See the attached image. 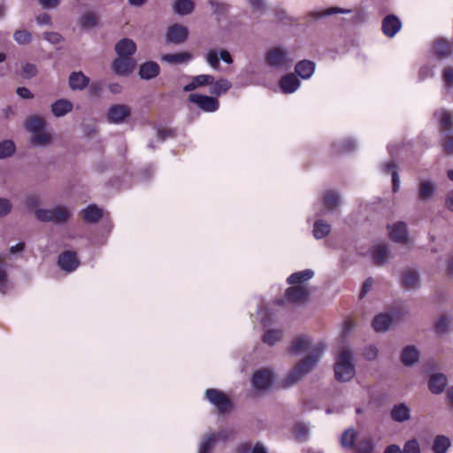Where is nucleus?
<instances>
[{
    "mask_svg": "<svg viewBox=\"0 0 453 453\" xmlns=\"http://www.w3.org/2000/svg\"><path fill=\"white\" fill-rule=\"evenodd\" d=\"M326 349V345L322 342L311 349V353L305 358L302 359L286 377L283 387L288 388L295 385L307 373L312 371L322 357Z\"/></svg>",
    "mask_w": 453,
    "mask_h": 453,
    "instance_id": "nucleus-1",
    "label": "nucleus"
},
{
    "mask_svg": "<svg viewBox=\"0 0 453 453\" xmlns=\"http://www.w3.org/2000/svg\"><path fill=\"white\" fill-rule=\"evenodd\" d=\"M355 373L352 351L349 348H342L334 365L335 379L341 382H347L355 376Z\"/></svg>",
    "mask_w": 453,
    "mask_h": 453,
    "instance_id": "nucleus-2",
    "label": "nucleus"
},
{
    "mask_svg": "<svg viewBox=\"0 0 453 453\" xmlns=\"http://www.w3.org/2000/svg\"><path fill=\"white\" fill-rule=\"evenodd\" d=\"M35 216L41 222H51L56 225H62L67 222L72 213L67 207L58 205L51 209H37L35 211Z\"/></svg>",
    "mask_w": 453,
    "mask_h": 453,
    "instance_id": "nucleus-3",
    "label": "nucleus"
},
{
    "mask_svg": "<svg viewBox=\"0 0 453 453\" xmlns=\"http://www.w3.org/2000/svg\"><path fill=\"white\" fill-rule=\"evenodd\" d=\"M292 62L288 52L282 47H274L265 55V63L272 68H288Z\"/></svg>",
    "mask_w": 453,
    "mask_h": 453,
    "instance_id": "nucleus-4",
    "label": "nucleus"
},
{
    "mask_svg": "<svg viewBox=\"0 0 453 453\" xmlns=\"http://www.w3.org/2000/svg\"><path fill=\"white\" fill-rule=\"evenodd\" d=\"M204 395L219 414H225L233 408L231 400L220 390L210 388L205 391Z\"/></svg>",
    "mask_w": 453,
    "mask_h": 453,
    "instance_id": "nucleus-5",
    "label": "nucleus"
},
{
    "mask_svg": "<svg viewBox=\"0 0 453 453\" xmlns=\"http://www.w3.org/2000/svg\"><path fill=\"white\" fill-rule=\"evenodd\" d=\"M232 435L230 430H220L218 433L204 436L200 442L198 453H209L217 441H226Z\"/></svg>",
    "mask_w": 453,
    "mask_h": 453,
    "instance_id": "nucleus-6",
    "label": "nucleus"
},
{
    "mask_svg": "<svg viewBox=\"0 0 453 453\" xmlns=\"http://www.w3.org/2000/svg\"><path fill=\"white\" fill-rule=\"evenodd\" d=\"M310 296V291L307 287L303 285L292 286L287 288L285 297L287 301L294 304L305 303Z\"/></svg>",
    "mask_w": 453,
    "mask_h": 453,
    "instance_id": "nucleus-7",
    "label": "nucleus"
},
{
    "mask_svg": "<svg viewBox=\"0 0 453 453\" xmlns=\"http://www.w3.org/2000/svg\"><path fill=\"white\" fill-rule=\"evenodd\" d=\"M188 101L196 104L203 111L213 112L219 109V101L212 96L190 94L188 96Z\"/></svg>",
    "mask_w": 453,
    "mask_h": 453,
    "instance_id": "nucleus-8",
    "label": "nucleus"
},
{
    "mask_svg": "<svg viewBox=\"0 0 453 453\" xmlns=\"http://www.w3.org/2000/svg\"><path fill=\"white\" fill-rule=\"evenodd\" d=\"M273 380V372L267 369H262L254 372L251 382L255 389L265 391L272 386Z\"/></svg>",
    "mask_w": 453,
    "mask_h": 453,
    "instance_id": "nucleus-9",
    "label": "nucleus"
},
{
    "mask_svg": "<svg viewBox=\"0 0 453 453\" xmlns=\"http://www.w3.org/2000/svg\"><path fill=\"white\" fill-rule=\"evenodd\" d=\"M130 113L131 111L127 105L114 104L109 108L106 117L109 123L120 124L129 117Z\"/></svg>",
    "mask_w": 453,
    "mask_h": 453,
    "instance_id": "nucleus-10",
    "label": "nucleus"
},
{
    "mask_svg": "<svg viewBox=\"0 0 453 453\" xmlns=\"http://www.w3.org/2000/svg\"><path fill=\"white\" fill-rule=\"evenodd\" d=\"M188 35V30L185 26L174 24L167 29L166 41L173 44H181L187 40Z\"/></svg>",
    "mask_w": 453,
    "mask_h": 453,
    "instance_id": "nucleus-11",
    "label": "nucleus"
},
{
    "mask_svg": "<svg viewBox=\"0 0 453 453\" xmlns=\"http://www.w3.org/2000/svg\"><path fill=\"white\" fill-rule=\"evenodd\" d=\"M134 65L132 58L119 57L112 62L111 69L119 76H127L134 70Z\"/></svg>",
    "mask_w": 453,
    "mask_h": 453,
    "instance_id": "nucleus-12",
    "label": "nucleus"
},
{
    "mask_svg": "<svg viewBox=\"0 0 453 453\" xmlns=\"http://www.w3.org/2000/svg\"><path fill=\"white\" fill-rule=\"evenodd\" d=\"M350 9H344L337 6L326 8L325 10H315L307 13L306 18L309 20H319L320 19L335 15V14H348L350 13Z\"/></svg>",
    "mask_w": 453,
    "mask_h": 453,
    "instance_id": "nucleus-13",
    "label": "nucleus"
},
{
    "mask_svg": "<svg viewBox=\"0 0 453 453\" xmlns=\"http://www.w3.org/2000/svg\"><path fill=\"white\" fill-rule=\"evenodd\" d=\"M390 417L398 423L409 421L411 418V408L405 403L395 404L390 411Z\"/></svg>",
    "mask_w": 453,
    "mask_h": 453,
    "instance_id": "nucleus-14",
    "label": "nucleus"
},
{
    "mask_svg": "<svg viewBox=\"0 0 453 453\" xmlns=\"http://www.w3.org/2000/svg\"><path fill=\"white\" fill-rule=\"evenodd\" d=\"M402 285L409 290L418 288L420 286V277L418 271L412 268L404 270L402 274Z\"/></svg>",
    "mask_w": 453,
    "mask_h": 453,
    "instance_id": "nucleus-15",
    "label": "nucleus"
},
{
    "mask_svg": "<svg viewBox=\"0 0 453 453\" xmlns=\"http://www.w3.org/2000/svg\"><path fill=\"white\" fill-rule=\"evenodd\" d=\"M401 27L402 22L395 15L389 14L382 20V31L388 37H394Z\"/></svg>",
    "mask_w": 453,
    "mask_h": 453,
    "instance_id": "nucleus-16",
    "label": "nucleus"
},
{
    "mask_svg": "<svg viewBox=\"0 0 453 453\" xmlns=\"http://www.w3.org/2000/svg\"><path fill=\"white\" fill-rule=\"evenodd\" d=\"M115 51L119 57L131 58L136 51V44L129 38H123L116 43Z\"/></svg>",
    "mask_w": 453,
    "mask_h": 453,
    "instance_id": "nucleus-17",
    "label": "nucleus"
},
{
    "mask_svg": "<svg viewBox=\"0 0 453 453\" xmlns=\"http://www.w3.org/2000/svg\"><path fill=\"white\" fill-rule=\"evenodd\" d=\"M58 265L66 272H73L75 270L79 265L75 252L65 251L60 254L58 257Z\"/></svg>",
    "mask_w": 453,
    "mask_h": 453,
    "instance_id": "nucleus-18",
    "label": "nucleus"
},
{
    "mask_svg": "<svg viewBox=\"0 0 453 453\" xmlns=\"http://www.w3.org/2000/svg\"><path fill=\"white\" fill-rule=\"evenodd\" d=\"M448 385V378L445 374L438 372L430 377L428 388L433 394H441Z\"/></svg>",
    "mask_w": 453,
    "mask_h": 453,
    "instance_id": "nucleus-19",
    "label": "nucleus"
},
{
    "mask_svg": "<svg viewBox=\"0 0 453 453\" xmlns=\"http://www.w3.org/2000/svg\"><path fill=\"white\" fill-rule=\"evenodd\" d=\"M160 73V66L157 62L147 61L140 65L139 75L142 80L156 78Z\"/></svg>",
    "mask_w": 453,
    "mask_h": 453,
    "instance_id": "nucleus-20",
    "label": "nucleus"
},
{
    "mask_svg": "<svg viewBox=\"0 0 453 453\" xmlns=\"http://www.w3.org/2000/svg\"><path fill=\"white\" fill-rule=\"evenodd\" d=\"M418 349L412 345L406 346L401 353V361L405 366H412L419 360Z\"/></svg>",
    "mask_w": 453,
    "mask_h": 453,
    "instance_id": "nucleus-21",
    "label": "nucleus"
},
{
    "mask_svg": "<svg viewBox=\"0 0 453 453\" xmlns=\"http://www.w3.org/2000/svg\"><path fill=\"white\" fill-rule=\"evenodd\" d=\"M390 238L396 242H406L408 241V229L404 222L395 223L389 232Z\"/></svg>",
    "mask_w": 453,
    "mask_h": 453,
    "instance_id": "nucleus-22",
    "label": "nucleus"
},
{
    "mask_svg": "<svg viewBox=\"0 0 453 453\" xmlns=\"http://www.w3.org/2000/svg\"><path fill=\"white\" fill-rule=\"evenodd\" d=\"M436 185L429 180H421L418 189V198L426 202L433 197L435 193Z\"/></svg>",
    "mask_w": 453,
    "mask_h": 453,
    "instance_id": "nucleus-23",
    "label": "nucleus"
},
{
    "mask_svg": "<svg viewBox=\"0 0 453 453\" xmlns=\"http://www.w3.org/2000/svg\"><path fill=\"white\" fill-rule=\"evenodd\" d=\"M300 81L293 73H288L281 77L280 87L285 94L295 92L300 87Z\"/></svg>",
    "mask_w": 453,
    "mask_h": 453,
    "instance_id": "nucleus-24",
    "label": "nucleus"
},
{
    "mask_svg": "<svg viewBox=\"0 0 453 453\" xmlns=\"http://www.w3.org/2000/svg\"><path fill=\"white\" fill-rule=\"evenodd\" d=\"M322 201L325 210L334 211L340 206L341 197L338 192L327 190L323 194Z\"/></svg>",
    "mask_w": 453,
    "mask_h": 453,
    "instance_id": "nucleus-25",
    "label": "nucleus"
},
{
    "mask_svg": "<svg viewBox=\"0 0 453 453\" xmlns=\"http://www.w3.org/2000/svg\"><path fill=\"white\" fill-rule=\"evenodd\" d=\"M214 81V77L210 74H200L194 76L192 81L183 87L185 92H190L196 88L206 85H211Z\"/></svg>",
    "mask_w": 453,
    "mask_h": 453,
    "instance_id": "nucleus-26",
    "label": "nucleus"
},
{
    "mask_svg": "<svg viewBox=\"0 0 453 453\" xmlns=\"http://www.w3.org/2000/svg\"><path fill=\"white\" fill-rule=\"evenodd\" d=\"M89 83V78L81 72H73L69 76V87L72 90H82Z\"/></svg>",
    "mask_w": 453,
    "mask_h": 453,
    "instance_id": "nucleus-27",
    "label": "nucleus"
},
{
    "mask_svg": "<svg viewBox=\"0 0 453 453\" xmlns=\"http://www.w3.org/2000/svg\"><path fill=\"white\" fill-rule=\"evenodd\" d=\"M73 104L67 99H58L54 102L51 106L52 114L57 117H64L73 110Z\"/></svg>",
    "mask_w": 453,
    "mask_h": 453,
    "instance_id": "nucleus-28",
    "label": "nucleus"
},
{
    "mask_svg": "<svg viewBox=\"0 0 453 453\" xmlns=\"http://www.w3.org/2000/svg\"><path fill=\"white\" fill-rule=\"evenodd\" d=\"M372 259L376 265H385L389 257V249L386 244H377L372 248Z\"/></svg>",
    "mask_w": 453,
    "mask_h": 453,
    "instance_id": "nucleus-29",
    "label": "nucleus"
},
{
    "mask_svg": "<svg viewBox=\"0 0 453 453\" xmlns=\"http://www.w3.org/2000/svg\"><path fill=\"white\" fill-rule=\"evenodd\" d=\"M315 71V63L311 60L299 61L295 66L296 73L302 79H309Z\"/></svg>",
    "mask_w": 453,
    "mask_h": 453,
    "instance_id": "nucleus-30",
    "label": "nucleus"
},
{
    "mask_svg": "<svg viewBox=\"0 0 453 453\" xmlns=\"http://www.w3.org/2000/svg\"><path fill=\"white\" fill-rule=\"evenodd\" d=\"M212 14L216 16L217 20L226 18L230 11V5L219 0H209Z\"/></svg>",
    "mask_w": 453,
    "mask_h": 453,
    "instance_id": "nucleus-31",
    "label": "nucleus"
},
{
    "mask_svg": "<svg viewBox=\"0 0 453 453\" xmlns=\"http://www.w3.org/2000/svg\"><path fill=\"white\" fill-rule=\"evenodd\" d=\"M80 27L84 30H89L98 25V16L94 12H86L79 19Z\"/></svg>",
    "mask_w": 453,
    "mask_h": 453,
    "instance_id": "nucleus-32",
    "label": "nucleus"
},
{
    "mask_svg": "<svg viewBox=\"0 0 453 453\" xmlns=\"http://www.w3.org/2000/svg\"><path fill=\"white\" fill-rule=\"evenodd\" d=\"M393 322V318L389 314L380 313L377 315L372 321V327L376 332L387 331Z\"/></svg>",
    "mask_w": 453,
    "mask_h": 453,
    "instance_id": "nucleus-33",
    "label": "nucleus"
},
{
    "mask_svg": "<svg viewBox=\"0 0 453 453\" xmlns=\"http://www.w3.org/2000/svg\"><path fill=\"white\" fill-rule=\"evenodd\" d=\"M173 9L179 15H188L194 11L195 4L192 0H175Z\"/></svg>",
    "mask_w": 453,
    "mask_h": 453,
    "instance_id": "nucleus-34",
    "label": "nucleus"
},
{
    "mask_svg": "<svg viewBox=\"0 0 453 453\" xmlns=\"http://www.w3.org/2000/svg\"><path fill=\"white\" fill-rule=\"evenodd\" d=\"M82 218L88 223H96L102 218V210L96 205H88L82 211Z\"/></svg>",
    "mask_w": 453,
    "mask_h": 453,
    "instance_id": "nucleus-35",
    "label": "nucleus"
},
{
    "mask_svg": "<svg viewBox=\"0 0 453 453\" xmlns=\"http://www.w3.org/2000/svg\"><path fill=\"white\" fill-rule=\"evenodd\" d=\"M192 56L188 52H179L174 54H165L161 59L169 64H184L190 61Z\"/></svg>",
    "mask_w": 453,
    "mask_h": 453,
    "instance_id": "nucleus-36",
    "label": "nucleus"
},
{
    "mask_svg": "<svg viewBox=\"0 0 453 453\" xmlns=\"http://www.w3.org/2000/svg\"><path fill=\"white\" fill-rule=\"evenodd\" d=\"M314 275V273L312 270L306 269L302 272H297L295 273H292L287 280L288 283L290 285H296L303 283L309 280H311Z\"/></svg>",
    "mask_w": 453,
    "mask_h": 453,
    "instance_id": "nucleus-37",
    "label": "nucleus"
},
{
    "mask_svg": "<svg viewBox=\"0 0 453 453\" xmlns=\"http://www.w3.org/2000/svg\"><path fill=\"white\" fill-rule=\"evenodd\" d=\"M451 446V441L446 435H437L434 439L432 449L434 453H447Z\"/></svg>",
    "mask_w": 453,
    "mask_h": 453,
    "instance_id": "nucleus-38",
    "label": "nucleus"
},
{
    "mask_svg": "<svg viewBox=\"0 0 453 453\" xmlns=\"http://www.w3.org/2000/svg\"><path fill=\"white\" fill-rule=\"evenodd\" d=\"M26 128L33 134L44 130L45 121L37 116H33L26 120Z\"/></svg>",
    "mask_w": 453,
    "mask_h": 453,
    "instance_id": "nucleus-39",
    "label": "nucleus"
},
{
    "mask_svg": "<svg viewBox=\"0 0 453 453\" xmlns=\"http://www.w3.org/2000/svg\"><path fill=\"white\" fill-rule=\"evenodd\" d=\"M434 50L439 58H446L452 53L453 44L440 39L434 43Z\"/></svg>",
    "mask_w": 453,
    "mask_h": 453,
    "instance_id": "nucleus-40",
    "label": "nucleus"
},
{
    "mask_svg": "<svg viewBox=\"0 0 453 453\" xmlns=\"http://www.w3.org/2000/svg\"><path fill=\"white\" fill-rule=\"evenodd\" d=\"M211 85L210 93L217 96L226 93L232 86L231 82L226 79H219L217 81H214Z\"/></svg>",
    "mask_w": 453,
    "mask_h": 453,
    "instance_id": "nucleus-41",
    "label": "nucleus"
},
{
    "mask_svg": "<svg viewBox=\"0 0 453 453\" xmlns=\"http://www.w3.org/2000/svg\"><path fill=\"white\" fill-rule=\"evenodd\" d=\"M331 231V226L322 219H319L314 223L313 235L316 239H322Z\"/></svg>",
    "mask_w": 453,
    "mask_h": 453,
    "instance_id": "nucleus-42",
    "label": "nucleus"
},
{
    "mask_svg": "<svg viewBox=\"0 0 453 453\" xmlns=\"http://www.w3.org/2000/svg\"><path fill=\"white\" fill-rule=\"evenodd\" d=\"M383 172L386 174H392V182H393V192L396 193L399 189L400 179L396 170V165L394 162H390L383 166Z\"/></svg>",
    "mask_w": 453,
    "mask_h": 453,
    "instance_id": "nucleus-43",
    "label": "nucleus"
},
{
    "mask_svg": "<svg viewBox=\"0 0 453 453\" xmlns=\"http://www.w3.org/2000/svg\"><path fill=\"white\" fill-rule=\"evenodd\" d=\"M282 336L283 332L281 330L270 329L265 333L263 342L269 346H273L282 339Z\"/></svg>",
    "mask_w": 453,
    "mask_h": 453,
    "instance_id": "nucleus-44",
    "label": "nucleus"
},
{
    "mask_svg": "<svg viewBox=\"0 0 453 453\" xmlns=\"http://www.w3.org/2000/svg\"><path fill=\"white\" fill-rule=\"evenodd\" d=\"M309 343V339L306 336H299L292 342V344L289 347V352L296 354L302 350H306Z\"/></svg>",
    "mask_w": 453,
    "mask_h": 453,
    "instance_id": "nucleus-45",
    "label": "nucleus"
},
{
    "mask_svg": "<svg viewBox=\"0 0 453 453\" xmlns=\"http://www.w3.org/2000/svg\"><path fill=\"white\" fill-rule=\"evenodd\" d=\"M451 317L449 314H442L435 323V330L438 334H446L451 324Z\"/></svg>",
    "mask_w": 453,
    "mask_h": 453,
    "instance_id": "nucleus-46",
    "label": "nucleus"
},
{
    "mask_svg": "<svg viewBox=\"0 0 453 453\" xmlns=\"http://www.w3.org/2000/svg\"><path fill=\"white\" fill-rule=\"evenodd\" d=\"M355 430L352 428H349L342 433L341 437V444L345 449H352L355 444Z\"/></svg>",
    "mask_w": 453,
    "mask_h": 453,
    "instance_id": "nucleus-47",
    "label": "nucleus"
},
{
    "mask_svg": "<svg viewBox=\"0 0 453 453\" xmlns=\"http://www.w3.org/2000/svg\"><path fill=\"white\" fill-rule=\"evenodd\" d=\"M50 134L44 133L43 131L35 133L31 137V142L36 146H45L50 143Z\"/></svg>",
    "mask_w": 453,
    "mask_h": 453,
    "instance_id": "nucleus-48",
    "label": "nucleus"
},
{
    "mask_svg": "<svg viewBox=\"0 0 453 453\" xmlns=\"http://www.w3.org/2000/svg\"><path fill=\"white\" fill-rule=\"evenodd\" d=\"M15 151V145L12 141L6 140L0 142V158L11 157Z\"/></svg>",
    "mask_w": 453,
    "mask_h": 453,
    "instance_id": "nucleus-49",
    "label": "nucleus"
},
{
    "mask_svg": "<svg viewBox=\"0 0 453 453\" xmlns=\"http://www.w3.org/2000/svg\"><path fill=\"white\" fill-rule=\"evenodd\" d=\"M294 434L299 441H306L309 435V428L304 423H296L294 426Z\"/></svg>",
    "mask_w": 453,
    "mask_h": 453,
    "instance_id": "nucleus-50",
    "label": "nucleus"
},
{
    "mask_svg": "<svg viewBox=\"0 0 453 453\" xmlns=\"http://www.w3.org/2000/svg\"><path fill=\"white\" fill-rule=\"evenodd\" d=\"M334 148L338 152H350L357 148V143L351 139L334 144Z\"/></svg>",
    "mask_w": 453,
    "mask_h": 453,
    "instance_id": "nucleus-51",
    "label": "nucleus"
},
{
    "mask_svg": "<svg viewBox=\"0 0 453 453\" xmlns=\"http://www.w3.org/2000/svg\"><path fill=\"white\" fill-rule=\"evenodd\" d=\"M9 288V281L5 271V263L0 258V291L5 293Z\"/></svg>",
    "mask_w": 453,
    "mask_h": 453,
    "instance_id": "nucleus-52",
    "label": "nucleus"
},
{
    "mask_svg": "<svg viewBox=\"0 0 453 453\" xmlns=\"http://www.w3.org/2000/svg\"><path fill=\"white\" fill-rule=\"evenodd\" d=\"M206 62L212 69H219V54L215 50H210L205 56Z\"/></svg>",
    "mask_w": 453,
    "mask_h": 453,
    "instance_id": "nucleus-53",
    "label": "nucleus"
},
{
    "mask_svg": "<svg viewBox=\"0 0 453 453\" xmlns=\"http://www.w3.org/2000/svg\"><path fill=\"white\" fill-rule=\"evenodd\" d=\"M441 127L446 131L450 132L453 128L452 117L449 112L443 111L440 121Z\"/></svg>",
    "mask_w": 453,
    "mask_h": 453,
    "instance_id": "nucleus-54",
    "label": "nucleus"
},
{
    "mask_svg": "<svg viewBox=\"0 0 453 453\" xmlns=\"http://www.w3.org/2000/svg\"><path fill=\"white\" fill-rule=\"evenodd\" d=\"M37 74V68L35 65L26 63L22 65L21 75L25 79H30Z\"/></svg>",
    "mask_w": 453,
    "mask_h": 453,
    "instance_id": "nucleus-55",
    "label": "nucleus"
},
{
    "mask_svg": "<svg viewBox=\"0 0 453 453\" xmlns=\"http://www.w3.org/2000/svg\"><path fill=\"white\" fill-rule=\"evenodd\" d=\"M14 40L19 44H26L31 41V34L27 30H18L14 33Z\"/></svg>",
    "mask_w": 453,
    "mask_h": 453,
    "instance_id": "nucleus-56",
    "label": "nucleus"
},
{
    "mask_svg": "<svg viewBox=\"0 0 453 453\" xmlns=\"http://www.w3.org/2000/svg\"><path fill=\"white\" fill-rule=\"evenodd\" d=\"M357 449L359 453H372L374 445L370 439H365L358 442Z\"/></svg>",
    "mask_w": 453,
    "mask_h": 453,
    "instance_id": "nucleus-57",
    "label": "nucleus"
},
{
    "mask_svg": "<svg viewBox=\"0 0 453 453\" xmlns=\"http://www.w3.org/2000/svg\"><path fill=\"white\" fill-rule=\"evenodd\" d=\"M248 4L253 12H264L267 10L265 0H248Z\"/></svg>",
    "mask_w": 453,
    "mask_h": 453,
    "instance_id": "nucleus-58",
    "label": "nucleus"
},
{
    "mask_svg": "<svg viewBox=\"0 0 453 453\" xmlns=\"http://www.w3.org/2000/svg\"><path fill=\"white\" fill-rule=\"evenodd\" d=\"M402 453H420L419 444L417 440L408 441L404 446Z\"/></svg>",
    "mask_w": 453,
    "mask_h": 453,
    "instance_id": "nucleus-59",
    "label": "nucleus"
},
{
    "mask_svg": "<svg viewBox=\"0 0 453 453\" xmlns=\"http://www.w3.org/2000/svg\"><path fill=\"white\" fill-rule=\"evenodd\" d=\"M42 37L52 44H57L64 41L63 36L56 32H45L43 33Z\"/></svg>",
    "mask_w": 453,
    "mask_h": 453,
    "instance_id": "nucleus-60",
    "label": "nucleus"
},
{
    "mask_svg": "<svg viewBox=\"0 0 453 453\" xmlns=\"http://www.w3.org/2000/svg\"><path fill=\"white\" fill-rule=\"evenodd\" d=\"M12 208L11 201L7 198H0V218L8 215Z\"/></svg>",
    "mask_w": 453,
    "mask_h": 453,
    "instance_id": "nucleus-61",
    "label": "nucleus"
},
{
    "mask_svg": "<svg viewBox=\"0 0 453 453\" xmlns=\"http://www.w3.org/2000/svg\"><path fill=\"white\" fill-rule=\"evenodd\" d=\"M378 356V349L372 345H369L364 349V357L369 361L374 360Z\"/></svg>",
    "mask_w": 453,
    "mask_h": 453,
    "instance_id": "nucleus-62",
    "label": "nucleus"
},
{
    "mask_svg": "<svg viewBox=\"0 0 453 453\" xmlns=\"http://www.w3.org/2000/svg\"><path fill=\"white\" fill-rule=\"evenodd\" d=\"M25 203L28 209H35L40 203V198L37 195L32 194L26 197Z\"/></svg>",
    "mask_w": 453,
    "mask_h": 453,
    "instance_id": "nucleus-63",
    "label": "nucleus"
},
{
    "mask_svg": "<svg viewBox=\"0 0 453 453\" xmlns=\"http://www.w3.org/2000/svg\"><path fill=\"white\" fill-rule=\"evenodd\" d=\"M443 148L446 153L453 155V136H447L444 142Z\"/></svg>",
    "mask_w": 453,
    "mask_h": 453,
    "instance_id": "nucleus-64",
    "label": "nucleus"
}]
</instances>
